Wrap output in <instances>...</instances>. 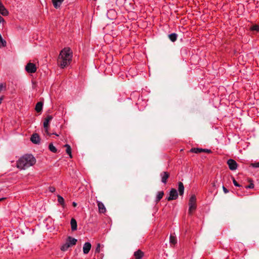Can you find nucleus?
Returning <instances> with one entry per match:
<instances>
[{"label":"nucleus","instance_id":"21","mask_svg":"<svg viewBox=\"0 0 259 259\" xmlns=\"http://www.w3.org/2000/svg\"><path fill=\"white\" fill-rule=\"evenodd\" d=\"M177 37L178 35L175 33H173L168 35V38L172 42H175L177 40Z\"/></svg>","mask_w":259,"mask_h":259},{"label":"nucleus","instance_id":"8","mask_svg":"<svg viewBox=\"0 0 259 259\" xmlns=\"http://www.w3.org/2000/svg\"><path fill=\"white\" fill-rule=\"evenodd\" d=\"M53 119V116L52 115H48L47 117L45 118L44 121V127L45 130V132L48 134V128L49 125V122Z\"/></svg>","mask_w":259,"mask_h":259},{"label":"nucleus","instance_id":"2","mask_svg":"<svg viewBox=\"0 0 259 259\" xmlns=\"http://www.w3.org/2000/svg\"><path fill=\"white\" fill-rule=\"evenodd\" d=\"M72 55L69 48L62 50L58 59V63L62 68H64L69 64L71 60Z\"/></svg>","mask_w":259,"mask_h":259},{"label":"nucleus","instance_id":"40","mask_svg":"<svg viewBox=\"0 0 259 259\" xmlns=\"http://www.w3.org/2000/svg\"><path fill=\"white\" fill-rule=\"evenodd\" d=\"M53 134L56 135L57 136H58L59 135L57 134L56 133H53Z\"/></svg>","mask_w":259,"mask_h":259},{"label":"nucleus","instance_id":"6","mask_svg":"<svg viewBox=\"0 0 259 259\" xmlns=\"http://www.w3.org/2000/svg\"><path fill=\"white\" fill-rule=\"evenodd\" d=\"M227 164L228 165L229 169L231 170H236L238 166L237 163L233 159L228 160Z\"/></svg>","mask_w":259,"mask_h":259},{"label":"nucleus","instance_id":"7","mask_svg":"<svg viewBox=\"0 0 259 259\" xmlns=\"http://www.w3.org/2000/svg\"><path fill=\"white\" fill-rule=\"evenodd\" d=\"M178 197V194L175 189H171L169 192V196L167 197L168 201L176 200Z\"/></svg>","mask_w":259,"mask_h":259},{"label":"nucleus","instance_id":"36","mask_svg":"<svg viewBox=\"0 0 259 259\" xmlns=\"http://www.w3.org/2000/svg\"><path fill=\"white\" fill-rule=\"evenodd\" d=\"M115 13V11L113 10H110L109 11H108L107 14H108L109 13Z\"/></svg>","mask_w":259,"mask_h":259},{"label":"nucleus","instance_id":"33","mask_svg":"<svg viewBox=\"0 0 259 259\" xmlns=\"http://www.w3.org/2000/svg\"><path fill=\"white\" fill-rule=\"evenodd\" d=\"M223 191L224 192V193L226 194L229 192V191L228 190V189L224 186H223Z\"/></svg>","mask_w":259,"mask_h":259},{"label":"nucleus","instance_id":"4","mask_svg":"<svg viewBox=\"0 0 259 259\" xmlns=\"http://www.w3.org/2000/svg\"><path fill=\"white\" fill-rule=\"evenodd\" d=\"M196 198L195 195H192L190 198L189 202V212L190 214L196 208Z\"/></svg>","mask_w":259,"mask_h":259},{"label":"nucleus","instance_id":"37","mask_svg":"<svg viewBox=\"0 0 259 259\" xmlns=\"http://www.w3.org/2000/svg\"><path fill=\"white\" fill-rule=\"evenodd\" d=\"M3 99H4V98L3 96L0 97V104L2 103Z\"/></svg>","mask_w":259,"mask_h":259},{"label":"nucleus","instance_id":"14","mask_svg":"<svg viewBox=\"0 0 259 259\" xmlns=\"http://www.w3.org/2000/svg\"><path fill=\"white\" fill-rule=\"evenodd\" d=\"M71 228L72 231H74L77 230V222L75 219L72 218L70 221Z\"/></svg>","mask_w":259,"mask_h":259},{"label":"nucleus","instance_id":"18","mask_svg":"<svg viewBox=\"0 0 259 259\" xmlns=\"http://www.w3.org/2000/svg\"><path fill=\"white\" fill-rule=\"evenodd\" d=\"M42 106H43L42 102H38L36 104V105L35 106V109L36 111V112H39L41 111V110L42 109Z\"/></svg>","mask_w":259,"mask_h":259},{"label":"nucleus","instance_id":"35","mask_svg":"<svg viewBox=\"0 0 259 259\" xmlns=\"http://www.w3.org/2000/svg\"><path fill=\"white\" fill-rule=\"evenodd\" d=\"M203 152H207V153H210L211 152V150H209V149H205V150L203 151Z\"/></svg>","mask_w":259,"mask_h":259},{"label":"nucleus","instance_id":"13","mask_svg":"<svg viewBox=\"0 0 259 259\" xmlns=\"http://www.w3.org/2000/svg\"><path fill=\"white\" fill-rule=\"evenodd\" d=\"M91 248V244L90 242H85L83 246V251L84 254H87Z\"/></svg>","mask_w":259,"mask_h":259},{"label":"nucleus","instance_id":"27","mask_svg":"<svg viewBox=\"0 0 259 259\" xmlns=\"http://www.w3.org/2000/svg\"><path fill=\"white\" fill-rule=\"evenodd\" d=\"M251 30H253V31H259V26L257 25H253L251 27Z\"/></svg>","mask_w":259,"mask_h":259},{"label":"nucleus","instance_id":"32","mask_svg":"<svg viewBox=\"0 0 259 259\" xmlns=\"http://www.w3.org/2000/svg\"><path fill=\"white\" fill-rule=\"evenodd\" d=\"M49 191L52 193L54 192L56 190V189L54 187H51V186L49 188Z\"/></svg>","mask_w":259,"mask_h":259},{"label":"nucleus","instance_id":"34","mask_svg":"<svg viewBox=\"0 0 259 259\" xmlns=\"http://www.w3.org/2000/svg\"><path fill=\"white\" fill-rule=\"evenodd\" d=\"M5 22L4 19L0 16V23Z\"/></svg>","mask_w":259,"mask_h":259},{"label":"nucleus","instance_id":"9","mask_svg":"<svg viewBox=\"0 0 259 259\" xmlns=\"http://www.w3.org/2000/svg\"><path fill=\"white\" fill-rule=\"evenodd\" d=\"M160 177L161 178L162 183L166 184L167 182V180L169 177V174L167 172L163 171L160 174Z\"/></svg>","mask_w":259,"mask_h":259},{"label":"nucleus","instance_id":"16","mask_svg":"<svg viewBox=\"0 0 259 259\" xmlns=\"http://www.w3.org/2000/svg\"><path fill=\"white\" fill-rule=\"evenodd\" d=\"M178 190L180 195H183L184 192V186L182 182L178 183Z\"/></svg>","mask_w":259,"mask_h":259},{"label":"nucleus","instance_id":"28","mask_svg":"<svg viewBox=\"0 0 259 259\" xmlns=\"http://www.w3.org/2000/svg\"><path fill=\"white\" fill-rule=\"evenodd\" d=\"M251 166L253 167L257 168L259 167V162H255V163H252L251 164Z\"/></svg>","mask_w":259,"mask_h":259},{"label":"nucleus","instance_id":"10","mask_svg":"<svg viewBox=\"0 0 259 259\" xmlns=\"http://www.w3.org/2000/svg\"><path fill=\"white\" fill-rule=\"evenodd\" d=\"M97 203L99 212L102 213H105L106 211V209L104 204L102 202H101L100 201H97Z\"/></svg>","mask_w":259,"mask_h":259},{"label":"nucleus","instance_id":"25","mask_svg":"<svg viewBox=\"0 0 259 259\" xmlns=\"http://www.w3.org/2000/svg\"><path fill=\"white\" fill-rule=\"evenodd\" d=\"M6 46V41L2 38L0 34V47H4Z\"/></svg>","mask_w":259,"mask_h":259},{"label":"nucleus","instance_id":"11","mask_svg":"<svg viewBox=\"0 0 259 259\" xmlns=\"http://www.w3.org/2000/svg\"><path fill=\"white\" fill-rule=\"evenodd\" d=\"M31 141L34 144H38L40 142V138L37 134H33L31 137Z\"/></svg>","mask_w":259,"mask_h":259},{"label":"nucleus","instance_id":"17","mask_svg":"<svg viewBox=\"0 0 259 259\" xmlns=\"http://www.w3.org/2000/svg\"><path fill=\"white\" fill-rule=\"evenodd\" d=\"M64 0H52L54 7L57 9L60 7Z\"/></svg>","mask_w":259,"mask_h":259},{"label":"nucleus","instance_id":"20","mask_svg":"<svg viewBox=\"0 0 259 259\" xmlns=\"http://www.w3.org/2000/svg\"><path fill=\"white\" fill-rule=\"evenodd\" d=\"M205 150V149L193 148L190 150V152L195 153H199Z\"/></svg>","mask_w":259,"mask_h":259},{"label":"nucleus","instance_id":"39","mask_svg":"<svg viewBox=\"0 0 259 259\" xmlns=\"http://www.w3.org/2000/svg\"><path fill=\"white\" fill-rule=\"evenodd\" d=\"M5 198L3 197V198H0V201L2 200H4L5 199Z\"/></svg>","mask_w":259,"mask_h":259},{"label":"nucleus","instance_id":"24","mask_svg":"<svg viewBox=\"0 0 259 259\" xmlns=\"http://www.w3.org/2000/svg\"><path fill=\"white\" fill-rule=\"evenodd\" d=\"M65 147H66V153L70 156V157H71V149L70 146L68 144H66L65 145Z\"/></svg>","mask_w":259,"mask_h":259},{"label":"nucleus","instance_id":"38","mask_svg":"<svg viewBox=\"0 0 259 259\" xmlns=\"http://www.w3.org/2000/svg\"><path fill=\"white\" fill-rule=\"evenodd\" d=\"M72 204L74 207H75L77 205V203L75 202H73Z\"/></svg>","mask_w":259,"mask_h":259},{"label":"nucleus","instance_id":"22","mask_svg":"<svg viewBox=\"0 0 259 259\" xmlns=\"http://www.w3.org/2000/svg\"><path fill=\"white\" fill-rule=\"evenodd\" d=\"M58 202L63 207H65V202L64 198L60 195H57Z\"/></svg>","mask_w":259,"mask_h":259},{"label":"nucleus","instance_id":"29","mask_svg":"<svg viewBox=\"0 0 259 259\" xmlns=\"http://www.w3.org/2000/svg\"><path fill=\"white\" fill-rule=\"evenodd\" d=\"M254 187V184L251 183L249 185L246 186V189H252Z\"/></svg>","mask_w":259,"mask_h":259},{"label":"nucleus","instance_id":"5","mask_svg":"<svg viewBox=\"0 0 259 259\" xmlns=\"http://www.w3.org/2000/svg\"><path fill=\"white\" fill-rule=\"evenodd\" d=\"M25 70L29 73H33L36 71V65L32 63H28L25 66Z\"/></svg>","mask_w":259,"mask_h":259},{"label":"nucleus","instance_id":"19","mask_svg":"<svg viewBox=\"0 0 259 259\" xmlns=\"http://www.w3.org/2000/svg\"><path fill=\"white\" fill-rule=\"evenodd\" d=\"M163 195H164V192L163 191L158 192L156 197L155 201L156 202H159L163 197Z\"/></svg>","mask_w":259,"mask_h":259},{"label":"nucleus","instance_id":"26","mask_svg":"<svg viewBox=\"0 0 259 259\" xmlns=\"http://www.w3.org/2000/svg\"><path fill=\"white\" fill-rule=\"evenodd\" d=\"M169 241L170 243L175 244L177 243V239L175 237L173 236L172 235H170L169 237Z\"/></svg>","mask_w":259,"mask_h":259},{"label":"nucleus","instance_id":"3","mask_svg":"<svg viewBox=\"0 0 259 259\" xmlns=\"http://www.w3.org/2000/svg\"><path fill=\"white\" fill-rule=\"evenodd\" d=\"M77 239L74 238L70 236L68 237L66 239L65 243L62 245L61 249L62 251L67 250L69 247L75 245L77 242Z\"/></svg>","mask_w":259,"mask_h":259},{"label":"nucleus","instance_id":"30","mask_svg":"<svg viewBox=\"0 0 259 259\" xmlns=\"http://www.w3.org/2000/svg\"><path fill=\"white\" fill-rule=\"evenodd\" d=\"M100 244H98L95 250V253H99L100 251Z\"/></svg>","mask_w":259,"mask_h":259},{"label":"nucleus","instance_id":"1","mask_svg":"<svg viewBox=\"0 0 259 259\" xmlns=\"http://www.w3.org/2000/svg\"><path fill=\"white\" fill-rule=\"evenodd\" d=\"M35 158L31 154H26L17 161V167L20 169H25L35 164Z\"/></svg>","mask_w":259,"mask_h":259},{"label":"nucleus","instance_id":"15","mask_svg":"<svg viewBox=\"0 0 259 259\" xmlns=\"http://www.w3.org/2000/svg\"><path fill=\"white\" fill-rule=\"evenodd\" d=\"M143 255L144 253L141 250H138L134 252V256L136 259H142Z\"/></svg>","mask_w":259,"mask_h":259},{"label":"nucleus","instance_id":"31","mask_svg":"<svg viewBox=\"0 0 259 259\" xmlns=\"http://www.w3.org/2000/svg\"><path fill=\"white\" fill-rule=\"evenodd\" d=\"M233 184L236 187H240L241 186L237 182V181L235 180L234 178L233 179Z\"/></svg>","mask_w":259,"mask_h":259},{"label":"nucleus","instance_id":"12","mask_svg":"<svg viewBox=\"0 0 259 259\" xmlns=\"http://www.w3.org/2000/svg\"><path fill=\"white\" fill-rule=\"evenodd\" d=\"M0 13L4 16H7L9 14L8 11L6 9L4 5L0 1Z\"/></svg>","mask_w":259,"mask_h":259},{"label":"nucleus","instance_id":"23","mask_svg":"<svg viewBox=\"0 0 259 259\" xmlns=\"http://www.w3.org/2000/svg\"><path fill=\"white\" fill-rule=\"evenodd\" d=\"M49 149L51 152L53 153H56L57 151V148L53 145L52 143H50L49 144Z\"/></svg>","mask_w":259,"mask_h":259}]
</instances>
